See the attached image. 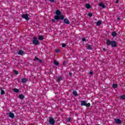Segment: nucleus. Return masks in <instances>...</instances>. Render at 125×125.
<instances>
[{
	"label": "nucleus",
	"mask_w": 125,
	"mask_h": 125,
	"mask_svg": "<svg viewBox=\"0 0 125 125\" xmlns=\"http://www.w3.org/2000/svg\"><path fill=\"white\" fill-rule=\"evenodd\" d=\"M13 91H14V92L18 93V92H19V91H20V90H19V89L15 88V89H14Z\"/></svg>",
	"instance_id": "obj_21"
},
{
	"label": "nucleus",
	"mask_w": 125,
	"mask_h": 125,
	"mask_svg": "<svg viewBox=\"0 0 125 125\" xmlns=\"http://www.w3.org/2000/svg\"><path fill=\"white\" fill-rule=\"evenodd\" d=\"M32 42L34 45H39L40 44V41L38 40V38L37 37H33Z\"/></svg>",
	"instance_id": "obj_3"
},
{
	"label": "nucleus",
	"mask_w": 125,
	"mask_h": 125,
	"mask_svg": "<svg viewBox=\"0 0 125 125\" xmlns=\"http://www.w3.org/2000/svg\"><path fill=\"white\" fill-rule=\"evenodd\" d=\"M38 40L39 41H43V40H44V37L42 36H39L38 37Z\"/></svg>",
	"instance_id": "obj_16"
},
{
	"label": "nucleus",
	"mask_w": 125,
	"mask_h": 125,
	"mask_svg": "<svg viewBox=\"0 0 125 125\" xmlns=\"http://www.w3.org/2000/svg\"><path fill=\"white\" fill-rule=\"evenodd\" d=\"M112 37H116V36H117V32H116V31H113L112 33Z\"/></svg>",
	"instance_id": "obj_23"
},
{
	"label": "nucleus",
	"mask_w": 125,
	"mask_h": 125,
	"mask_svg": "<svg viewBox=\"0 0 125 125\" xmlns=\"http://www.w3.org/2000/svg\"><path fill=\"white\" fill-rule=\"evenodd\" d=\"M14 73L15 74V75H18L19 74V72L16 70H14Z\"/></svg>",
	"instance_id": "obj_27"
},
{
	"label": "nucleus",
	"mask_w": 125,
	"mask_h": 125,
	"mask_svg": "<svg viewBox=\"0 0 125 125\" xmlns=\"http://www.w3.org/2000/svg\"><path fill=\"white\" fill-rule=\"evenodd\" d=\"M0 90L1 95H4V94H5V91H4V90H2V87H0Z\"/></svg>",
	"instance_id": "obj_13"
},
{
	"label": "nucleus",
	"mask_w": 125,
	"mask_h": 125,
	"mask_svg": "<svg viewBox=\"0 0 125 125\" xmlns=\"http://www.w3.org/2000/svg\"><path fill=\"white\" fill-rule=\"evenodd\" d=\"M102 24V21H99L97 22V26H100Z\"/></svg>",
	"instance_id": "obj_22"
},
{
	"label": "nucleus",
	"mask_w": 125,
	"mask_h": 125,
	"mask_svg": "<svg viewBox=\"0 0 125 125\" xmlns=\"http://www.w3.org/2000/svg\"><path fill=\"white\" fill-rule=\"evenodd\" d=\"M90 77H92V76L90 75Z\"/></svg>",
	"instance_id": "obj_42"
},
{
	"label": "nucleus",
	"mask_w": 125,
	"mask_h": 125,
	"mask_svg": "<svg viewBox=\"0 0 125 125\" xmlns=\"http://www.w3.org/2000/svg\"><path fill=\"white\" fill-rule=\"evenodd\" d=\"M112 87L113 88H116V87H118V85L117 84H116V83L113 84Z\"/></svg>",
	"instance_id": "obj_26"
},
{
	"label": "nucleus",
	"mask_w": 125,
	"mask_h": 125,
	"mask_svg": "<svg viewBox=\"0 0 125 125\" xmlns=\"http://www.w3.org/2000/svg\"><path fill=\"white\" fill-rule=\"evenodd\" d=\"M103 50H104V51H106V49L105 48H103Z\"/></svg>",
	"instance_id": "obj_38"
},
{
	"label": "nucleus",
	"mask_w": 125,
	"mask_h": 125,
	"mask_svg": "<svg viewBox=\"0 0 125 125\" xmlns=\"http://www.w3.org/2000/svg\"><path fill=\"white\" fill-rule=\"evenodd\" d=\"M120 99H122V100H125V95H122L120 96Z\"/></svg>",
	"instance_id": "obj_25"
},
{
	"label": "nucleus",
	"mask_w": 125,
	"mask_h": 125,
	"mask_svg": "<svg viewBox=\"0 0 125 125\" xmlns=\"http://www.w3.org/2000/svg\"><path fill=\"white\" fill-rule=\"evenodd\" d=\"M87 49H88V50H91L92 49V46H91L90 45L88 44L86 46Z\"/></svg>",
	"instance_id": "obj_19"
},
{
	"label": "nucleus",
	"mask_w": 125,
	"mask_h": 125,
	"mask_svg": "<svg viewBox=\"0 0 125 125\" xmlns=\"http://www.w3.org/2000/svg\"><path fill=\"white\" fill-rule=\"evenodd\" d=\"M9 118H11V119H14L15 118V115L14 113L12 112H9Z\"/></svg>",
	"instance_id": "obj_9"
},
{
	"label": "nucleus",
	"mask_w": 125,
	"mask_h": 125,
	"mask_svg": "<svg viewBox=\"0 0 125 125\" xmlns=\"http://www.w3.org/2000/svg\"><path fill=\"white\" fill-rule=\"evenodd\" d=\"M63 22L67 25H69V24H70V21L67 18L63 19Z\"/></svg>",
	"instance_id": "obj_10"
},
{
	"label": "nucleus",
	"mask_w": 125,
	"mask_h": 125,
	"mask_svg": "<svg viewBox=\"0 0 125 125\" xmlns=\"http://www.w3.org/2000/svg\"><path fill=\"white\" fill-rule=\"evenodd\" d=\"M73 94L74 95V96L77 97L78 96V92H77V90H73Z\"/></svg>",
	"instance_id": "obj_18"
},
{
	"label": "nucleus",
	"mask_w": 125,
	"mask_h": 125,
	"mask_svg": "<svg viewBox=\"0 0 125 125\" xmlns=\"http://www.w3.org/2000/svg\"><path fill=\"white\" fill-rule=\"evenodd\" d=\"M28 82V80L26 78H22L21 79V83H26Z\"/></svg>",
	"instance_id": "obj_14"
},
{
	"label": "nucleus",
	"mask_w": 125,
	"mask_h": 125,
	"mask_svg": "<svg viewBox=\"0 0 125 125\" xmlns=\"http://www.w3.org/2000/svg\"><path fill=\"white\" fill-rule=\"evenodd\" d=\"M86 41V39H85V38L82 39V42H85Z\"/></svg>",
	"instance_id": "obj_32"
},
{
	"label": "nucleus",
	"mask_w": 125,
	"mask_h": 125,
	"mask_svg": "<svg viewBox=\"0 0 125 125\" xmlns=\"http://www.w3.org/2000/svg\"><path fill=\"white\" fill-rule=\"evenodd\" d=\"M89 74H90V75H93V72H92V71H90V72H89Z\"/></svg>",
	"instance_id": "obj_35"
},
{
	"label": "nucleus",
	"mask_w": 125,
	"mask_h": 125,
	"mask_svg": "<svg viewBox=\"0 0 125 125\" xmlns=\"http://www.w3.org/2000/svg\"><path fill=\"white\" fill-rule=\"evenodd\" d=\"M81 106H85L87 108L90 107V103H88L87 104L85 101H81Z\"/></svg>",
	"instance_id": "obj_4"
},
{
	"label": "nucleus",
	"mask_w": 125,
	"mask_h": 125,
	"mask_svg": "<svg viewBox=\"0 0 125 125\" xmlns=\"http://www.w3.org/2000/svg\"><path fill=\"white\" fill-rule=\"evenodd\" d=\"M56 121H55V120L53 118V117H50L49 118L48 122L50 125H55V123Z\"/></svg>",
	"instance_id": "obj_5"
},
{
	"label": "nucleus",
	"mask_w": 125,
	"mask_h": 125,
	"mask_svg": "<svg viewBox=\"0 0 125 125\" xmlns=\"http://www.w3.org/2000/svg\"><path fill=\"white\" fill-rule=\"evenodd\" d=\"M115 3H119V0H116V1H115Z\"/></svg>",
	"instance_id": "obj_37"
},
{
	"label": "nucleus",
	"mask_w": 125,
	"mask_h": 125,
	"mask_svg": "<svg viewBox=\"0 0 125 125\" xmlns=\"http://www.w3.org/2000/svg\"><path fill=\"white\" fill-rule=\"evenodd\" d=\"M54 19H52V22L53 23H55L56 20V21H58V20H64V16L62 15V13L60 10H57L56 11V16H55Z\"/></svg>",
	"instance_id": "obj_1"
},
{
	"label": "nucleus",
	"mask_w": 125,
	"mask_h": 125,
	"mask_svg": "<svg viewBox=\"0 0 125 125\" xmlns=\"http://www.w3.org/2000/svg\"><path fill=\"white\" fill-rule=\"evenodd\" d=\"M18 54L19 55H23V54H24V51L20 50L18 52Z\"/></svg>",
	"instance_id": "obj_12"
},
{
	"label": "nucleus",
	"mask_w": 125,
	"mask_h": 125,
	"mask_svg": "<svg viewBox=\"0 0 125 125\" xmlns=\"http://www.w3.org/2000/svg\"><path fill=\"white\" fill-rule=\"evenodd\" d=\"M60 81H63V77L62 76H60L56 79V82H57V83H59Z\"/></svg>",
	"instance_id": "obj_7"
},
{
	"label": "nucleus",
	"mask_w": 125,
	"mask_h": 125,
	"mask_svg": "<svg viewBox=\"0 0 125 125\" xmlns=\"http://www.w3.org/2000/svg\"><path fill=\"white\" fill-rule=\"evenodd\" d=\"M21 17H22L23 18V19H25V20H26L27 21H28V20H30V19L29 18V15H28V14H23L21 16Z\"/></svg>",
	"instance_id": "obj_6"
},
{
	"label": "nucleus",
	"mask_w": 125,
	"mask_h": 125,
	"mask_svg": "<svg viewBox=\"0 0 125 125\" xmlns=\"http://www.w3.org/2000/svg\"><path fill=\"white\" fill-rule=\"evenodd\" d=\"M115 123L117 124V125H120V124H122V120L120 119H114Z\"/></svg>",
	"instance_id": "obj_8"
},
{
	"label": "nucleus",
	"mask_w": 125,
	"mask_h": 125,
	"mask_svg": "<svg viewBox=\"0 0 125 125\" xmlns=\"http://www.w3.org/2000/svg\"><path fill=\"white\" fill-rule=\"evenodd\" d=\"M99 6L100 7H102V8H106V6H105V5L104 4V3L103 2H101L99 4Z\"/></svg>",
	"instance_id": "obj_11"
},
{
	"label": "nucleus",
	"mask_w": 125,
	"mask_h": 125,
	"mask_svg": "<svg viewBox=\"0 0 125 125\" xmlns=\"http://www.w3.org/2000/svg\"><path fill=\"white\" fill-rule=\"evenodd\" d=\"M38 61H39L40 63H42V60H41V59H39Z\"/></svg>",
	"instance_id": "obj_34"
},
{
	"label": "nucleus",
	"mask_w": 125,
	"mask_h": 125,
	"mask_svg": "<svg viewBox=\"0 0 125 125\" xmlns=\"http://www.w3.org/2000/svg\"><path fill=\"white\" fill-rule=\"evenodd\" d=\"M85 7L87 9H89L90 8H91V6L89 3H87V4H85Z\"/></svg>",
	"instance_id": "obj_17"
},
{
	"label": "nucleus",
	"mask_w": 125,
	"mask_h": 125,
	"mask_svg": "<svg viewBox=\"0 0 125 125\" xmlns=\"http://www.w3.org/2000/svg\"><path fill=\"white\" fill-rule=\"evenodd\" d=\"M62 47H66V44L65 43H62Z\"/></svg>",
	"instance_id": "obj_31"
},
{
	"label": "nucleus",
	"mask_w": 125,
	"mask_h": 125,
	"mask_svg": "<svg viewBox=\"0 0 125 125\" xmlns=\"http://www.w3.org/2000/svg\"><path fill=\"white\" fill-rule=\"evenodd\" d=\"M54 65H55L56 66H58V65H59V62H58L54 60Z\"/></svg>",
	"instance_id": "obj_24"
},
{
	"label": "nucleus",
	"mask_w": 125,
	"mask_h": 125,
	"mask_svg": "<svg viewBox=\"0 0 125 125\" xmlns=\"http://www.w3.org/2000/svg\"><path fill=\"white\" fill-rule=\"evenodd\" d=\"M71 120H72V118L71 117H69V118L67 117L66 120V122L67 123H70Z\"/></svg>",
	"instance_id": "obj_20"
},
{
	"label": "nucleus",
	"mask_w": 125,
	"mask_h": 125,
	"mask_svg": "<svg viewBox=\"0 0 125 125\" xmlns=\"http://www.w3.org/2000/svg\"><path fill=\"white\" fill-rule=\"evenodd\" d=\"M49 1H50L51 2H54V0H49Z\"/></svg>",
	"instance_id": "obj_36"
},
{
	"label": "nucleus",
	"mask_w": 125,
	"mask_h": 125,
	"mask_svg": "<svg viewBox=\"0 0 125 125\" xmlns=\"http://www.w3.org/2000/svg\"><path fill=\"white\" fill-rule=\"evenodd\" d=\"M106 44L107 46H110V45H111V47H117V46H118V45H117V42L115 41L107 40Z\"/></svg>",
	"instance_id": "obj_2"
},
{
	"label": "nucleus",
	"mask_w": 125,
	"mask_h": 125,
	"mask_svg": "<svg viewBox=\"0 0 125 125\" xmlns=\"http://www.w3.org/2000/svg\"><path fill=\"white\" fill-rule=\"evenodd\" d=\"M55 52L57 53H58V52H60V49H57L55 50Z\"/></svg>",
	"instance_id": "obj_30"
},
{
	"label": "nucleus",
	"mask_w": 125,
	"mask_h": 125,
	"mask_svg": "<svg viewBox=\"0 0 125 125\" xmlns=\"http://www.w3.org/2000/svg\"><path fill=\"white\" fill-rule=\"evenodd\" d=\"M39 58H38L37 57H35L34 59V61H39Z\"/></svg>",
	"instance_id": "obj_28"
},
{
	"label": "nucleus",
	"mask_w": 125,
	"mask_h": 125,
	"mask_svg": "<svg viewBox=\"0 0 125 125\" xmlns=\"http://www.w3.org/2000/svg\"><path fill=\"white\" fill-rule=\"evenodd\" d=\"M19 98L20 99H21V100H23V99H24V98H25V96H24L23 95H22V94H20L19 95Z\"/></svg>",
	"instance_id": "obj_15"
},
{
	"label": "nucleus",
	"mask_w": 125,
	"mask_h": 125,
	"mask_svg": "<svg viewBox=\"0 0 125 125\" xmlns=\"http://www.w3.org/2000/svg\"><path fill=\"white\" fill-rule=\"evenodd\" d=\"M117 20H119V21L121 20V18H118Z\"/></svg>",
	"instance_id": "obj_39"
},
{
	"label": "nucleus",
	"mask_w": 125,
	"mask_h": 125,
	"mask_svg": "<svg viewBox=\"0 0 125 125\" xmlns=\"http://www.w3.org/2000/svg\"><path fill=\"white\" fill-rule=\"evenodd\" d=\"M64 64H65V62H63V63L62 65H64Z\"/></svg>",
	"instance_id": "obj_40"
},
{
	"label": "nucleus",
	"mask_w": 125,
	"mask_h": 125,
	"mask_svg": "<svg viewBox=\"0 0 125 125\" xmlns=\"http://www.w3.org/2000/svg\"><path fill=\"white\" fill-rule=\"evenodd\" d=\"M69 76H70V77H72V76L73 75V73L72 72H69Z\"/></svg>",
	"instance_id": "obj_33"
},
{
	"label": "nucleus",
	"mask_w": 125,
	"mask_h": 125,
	"mask_svg": "<svg viewBox=\"0 0 125 125\" xmlns=\"http://www.w3.org/2000/svg\"><path fill=\"white\" fill-rule=\"evenodd\" d=\"M88 16H89V17H92V14L90 13H89L88 14Z\"/></svg>",
	"instance_id": "obj_29"
},
{
	"label": "nucleus",
	"mask_w": 125,
	"mask_h": 125,
	"mask_svg": "<svg viewBox=\"0 0 125 125\" xmlns=\"http://www.w3.org/2000/svg\"><path fill=\"white\" fill-rule=\"evenodd\" d=\"M67 125H70V124H67Z\"/></svg>",
	"instance_id": "obj_41"
}]
</instances>
